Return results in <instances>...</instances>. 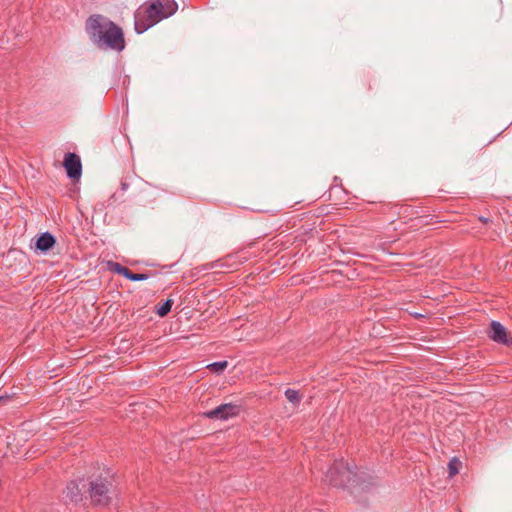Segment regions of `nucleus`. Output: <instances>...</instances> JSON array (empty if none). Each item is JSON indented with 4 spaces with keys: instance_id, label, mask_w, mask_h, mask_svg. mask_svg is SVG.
I'll use <instances>...</instances> for the list:
<instances>
[{
    "instance_id": "13",
    "label": "nucleus",
    "mask_w": 512,
    "mask_h": 512,
    "mask_svg": "<svg viewBox=\"0 0 512 512\" xmlns=\"http://www.w3.org/2000/svg\"><path fill=\"white\" fill-rule=\"evenodd\" d=\"M172 305H173V301L171 299H167L163 302V304L161 306H159L156 309V313L160 317H164L171 311Z\"/></svg>"
},
{
    "instance_id": "14",
    "label": "nucleus",
    "mask_w": 512,
    "mask_h": 512,
    "mask_svg": "<svg viewBox=\"0 0 512 512\" xmlns=\"http://www.w3.org/2000/svg\"><path fill=\"white\" fill-rule=\"evenodd\" d=\"M227 366H228V362L226 360H224V361L213 362V363L207 365V368L213 372L221 373L224 371V369Z\"/></svg>"
},
{
    "instance_id": "10",
    "label": "nucleus",
    "mask_w": 512,
    "mask_h": 512,
    "mask_svg": "<svg viewBox=\"0 0 512 512\" xmlns=\"http://www.w3.org/2000/svg\"><path fill=\"white\" fill-rule=\"evenodd\" d=\"M64 497L66 502L70 503H78L82 500L81 489L79 488V483L77 481H70L65 490Z\"/></svg>"
},
{
    "instance_id": "11",
    "label": "nucleus",
    "mask_w": 512,
    "mask_h": 512,
    "mask_svg": "<svg viewBox=\"0 0 512 512\" xmlns=\"http://www.w3.org/2000/svg\"><path fill=\"white\" fill-rule=\"evenodd\" d=\"M107 267L110 271H112L116 274L122 275L125 278L130 271L128 268H126V267L122 266L120 263L114 262V261H109L107 263Z\"/></svg>"
},
{
    "instance_id": "16",
    "label": "nucleus",
    "mask_w": 512,
    "mask_h": 512,
    "mask_svg": "<svg viewBox=\"0 0 512 512\" xmlns=\"http://www.w3.org/2000/svg\"><path fill=\"white\" fill-rule=\"evenodd\" d=\"M148 278H149L148 274H145V273H133L131 271H129V273L126 276V279H128L130 281H133V282L144 281V280H147Z\"/></svg>"
},
{
    "instance_id": "15",
    "label": "nucleus",
    "mask_w": 512,
    "mask_h": 512,
    "mask_svg": "<svg viewBox=\"0 0 512 512\" xmlns=\"http://www.w3.org/2000/svg\"><path fill=\"white\" fill-rule=\"evenodd\" d=\"M285 397L287 398V400L289 402H291L293 404H297L300 402V396H299V392L297 390L288 388L285 391Z\"/></svg>"
},
{
    "instance_id": "7",
    "label": "nucleus",
    "mask_w": 512,
    "mask_h": 512,
    "mask_svg": "<svg viewBox=\"0 0 512 512\" xmlns=\"http://www.w3.org/2000/svg\"><path fill=\"white\" fill-rule=\"evenodd\" d=\"M63 165L66 169L67 176L70 179H79L82 173V164L80 157L75 153H67L64 158Z\"/></svg>"
},
{
    "instance_id": "6",
    "label": "nucleus",
    "mask_w": 512,
    "mask_h": 512,
    "mask_svg": "<svg viewBox=\"0 0 512 512\" xmlns=\"http://www.w3.org/2000/svg\"><path fill=\"white\" fill-rule=\"evenodd\" d=\"M239 413V406L232 403H225L204 413L209 419L227 420Z\"/></svg>"
},
{
    "instance_id": "4",
    "label": "nucleus",
    "mask_w": 512,
    "mask_h": 512,
    "mask_svg": "<svg viewBox=\"0 0 512 512\" xmlns=\"http://www.w3.org/2000/svg\"><path fill=\"white\" fill-rule=\"evenodd\" d=\"M112 483L107 479L97 478L90 482L89 495L95 505H108L111 501Z\"/></svg>"
},
{
    "instance_id": "17",
    "label": "nucleus",
    "mask_w": 512,
    "mask_h": 512,
    "mask_svg": "<svg viewBox=\"0 0 512 512\" xmlns=\"http://www.w3.org/2000/svg\"><path fill=\"white\" fill-rule=\"evenodd\" d=\"M10 399H11V396H9V395L0 396V405L4 404L5 402L9 401Z\"/></svg>"
},
{
    "instance_id": "2",
    "label": "nucleus",
    "mask_w": 512,
    "mask_h": 512,
    "mask_svg": "<svg viewBox=\"0 0 512 512\" xmlns=\"http://www.w3.org/2000/svg\"><path fill=\"white\" fill-rule=\"evenodd\" d=\"M175 0H152L150 4L139 7L134 14V27L137 34L146 32L163 19L177 11Z\"/></svg>"
},
{
    "instance_id": "9",
    "label": "nucleus",
    "mask_w": 512,
    "mask_h": 512,
    "mask_svg": "<svg viewBox=\"0 0 512 512\" xmlns=\"http://www.w3.org/2000/svg\"><path fill=\"white\" fill-rule=\"evenodd\" d=\"M56 244V237L50 232L41 233L35 242V251L46 254Z\"/></svg>"
},
{
    "instance_id": "8",
    "label": "nucleus",
    "mask_w": 512,
    "mask_h": 512,
    "mask_svg": "<svg viewBox=\"0 0 512 512\" xmlns=\"http://www.w3.org/2000/svg\"><path fill=\"white\" fill-rule=\"evenodd\" d=\"M488 336L496 343L512 346V337H508L506 328L498 321L491 322Z\"/></svg>"
},
{
    "instance_id": "5",
    "label": "nucleus",
    "mask_w": 512,
    "mask_h": 512,
    "mask_svg": "<svg viewBox=\"0 0 512 512\" xmlns=\"http://www.w3.org/2000/svg\"><path fill=\"white\" fill-rule=\"evenodd\" d=\"M114 22L108 18L95 14L91 15L86 21V32L90 40L96 45V43L102 39L105 34V30L109 29Z\"/></svg>"
},
{
    "instance_id": "1",
    "label": "nucleus",
    "mask_w": 512,
    "mask_h": 512,
    "mask_svg": "<svg viewBox=\"0 0 512 512\" xmlns=\"http://www.w3.org/2000/svg\"><path fill=\"white\" fill-rule=\"evenodd\" d=\"M325 481L334 487L347 488L351 494L368 491L375 485L374 478L369 473L343 460L334 461L325 473Z\"/></svg>"
},
{
    "instance_id": "3",
    "label": "nucleus",
    "mask_w": 512,
    "mask_h": 512,
    "mask_svg": "<svg viewBox=\"0 0 512 512\" xmlns=\"http://www.w3.org/2000/svg\"><path fill=\"white\" fill-rule=\"evenodd\" d=\"M101 38L96 43V46L100 49H111L120 52L125 48L123 31L115 23L105 30V34Z\"/></svg>"
},
{
    "instance_id": "12",
    "label": "nucleus",
    "mask_w": 512,
    "mask_h": 512,
    "mask_svg": "<svg viewBox=\"0 0 512 512\" xmlns=\"http://www.w3.org/2000/svg\"><path fill=\"white\" fill-rule=\"evenodd\" d=\"M461 465L462 463L459 459H457L456 457L452 458L448 463L449 477H454L456 474H458Z\"/></svg>"
}]
</instances>
